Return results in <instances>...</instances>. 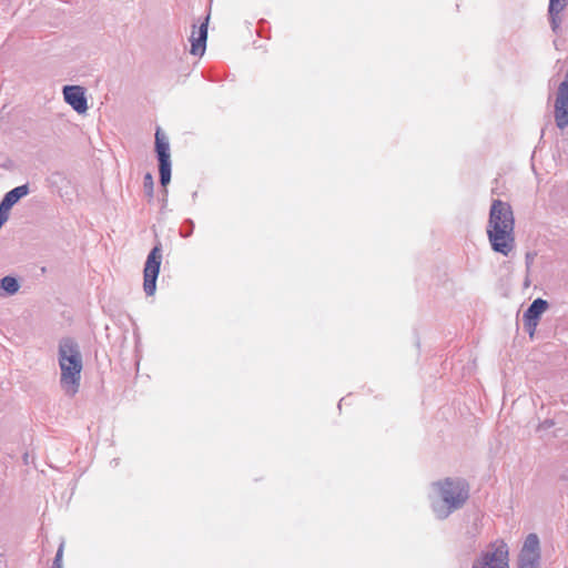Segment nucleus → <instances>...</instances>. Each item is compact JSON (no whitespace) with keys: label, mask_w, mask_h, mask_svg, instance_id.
<instances>
[{"label":"nucleus","mask_w":568,"mask_h":568,"mask_svg":"<svg viewBox=\"0 0 568 568\" xmlns=\"http://www.w3.org/2000/svg\"><path fill=\"white\" fill-rule=\"evenodd\" d=\"M554 426V422L551 419H546L542 424H541V427L547 429V428H550Z\"/></svg>","instance_id":"6ab92c4d"},{"label":"nucleus","mask_w":568,"mask_h":568,"mask_svg":"<svg viewBox=\"0 0 568 568\" xmlns=\"http://www.w3.org/2000/svg\"><path fill=\"white\" fill-rule=\"evenodd\" d=\"M555 122L560 130L568 126V69L564 81L558 87L555 101Z\"/></svg>","instance_id":"6e6552de"},{"label":"nucleus","mask_w":568,"mask_h":568,"mask_svg":"<svg viewBox=\"0 0 568 568\" xmlns=\"http://www.w3.org/2000/svg\"><path fill=\"white\" fill-rule=\"evenodd\" d=\"M491 250L508 256L515 248V217L509 203L499 199L493 201L486 226Z\"/></svg>","instance_id":"f257e3e1"},{"label":"nucleus","mask_w":568,"mask_h":568,"mask_svg":"<svg viewBox=\"0 0 568 568\" xmlns=\"http://www.w3.org/2000/svg\"><path fill=\"white\" fill-rule=\"evenodd\" d=\"M567 6V0H549L548 14H559Z\"/></svg>","instance_id":"ddd939ff"},{"label":"nucleus","mask_w":568,"mask_h":568,"mask_svg":"<svg viewBox=\"0 0 568 568\" xmlns=\"http://www.w3.org/2000/svg\"><path fill=\"white\" fill-rule=\"evenodd\" d=\"M550 26L554 32H557L560 27V18L559 14L556 16H549Z\"/></svg>","instance_id":"f3484780"},{"label":"nucleus","mask_w":568,"mask_h":568,"mask_svg":"<svg viewBox=\"0 0 568 568\" xmlns=\"http://www.w3.org/2000/svg\"><path fill=\"white\" fill-rule=\"evenodd\" d=\"M162 262L161 243H158L149 252L143 270V290L146 296H153L156 291V280L159 277Z\"/></svg>","instance_id":"423d86ee"},{"label":"nucleus","mask_w":568,"mask_h":568,"mask_svg":"<svg viewBox=\"0 0 568 568\" xmlns=\"http://www.w3.org/2000/svg\"><path fill=\"white\" fill-rule=\"evenodd\" d=\"M540 541L537 534H529L518 556V568H539Z\"/></svg>","instance_id":"0eeeda50"},{"label":"nucleus","mask_w":568,"mask_h":568,"mask_svg":"<svg viewBox=\"0 0 568 568\" xmlns=\"http://www.w3.org/2000/svg\"><path fill=\"white\" fill-rule=\"evenodd\" d=\"M210 16H206L204 22H202L197 30H195L196 26L193 24V31L190 37L191 50L190 52L193 55H203L206 48L207 40V24H209Z\"/></svg>","instance_id":"9b49d317"},{"label":"nucleus","mask_w":568,"mask_h":568,"mask_svg":"<svg viewBox=\"0 0 568 568\" xmlns=\"http://www.w3.org/2000/svg\"><path fill=\"white\" fill-rule=\"evenodd\" d=\"M64 101L78 113L88 110L85 90L80 85H64L62 89Z\"/></svg>","instance_id":"9d476101"},{"label":"nucleus","mask_w":568,"mask_h":568,"mask_svg":"<svg viewBox=\"0 0 568 568\" xmlns=\"http://www.w3.org/2000/svg\"><path fill=\"white\" fill-rule=\"evenodd\" d=\"M63 547L64 545L63 542H61L55 552L51 568H62Z\"/></svg>","instance_id":"dca6fc26"},{"label":"nucleus","mask_w":568,"mask_h":568,"mask_svg":"<svg viewBox=\"0 0 568 568\" xmlns=\"http://www.w3.org/2000/svg\"><path fill=\"white\" fill-rule=\"evenodd\" d=\"M471 568H509L507 545H489L474 559Z\"/></svg>","instance_id":"39448f33"},{"label":"nucleus","mask_w":568,"mask_h":568,"mask_svg":"<svg viewBox=\"0 0 568 568\" xmlns=\"http://www.w3.org/2000/svg\"><path fill=\"white\" fill-rule=\"evenodd\" d=\"M143 190L149 200L153 199L154 181L151 173H145L143 178Z\"/></svg>","instance_id":"4468645a"},{"label":"nucleus","mask_w":568,"mask_h":568,"mask_svg":"<svg viewBox=\"0 0 568 568\" xmlns=\"http://www.w3.org/2000/svg\"><path fill=\"white\" fill-rule=\"evenodd\" d=\"M58 363L61 371L60 386L67 396L73 397L80 387L83 369L79 343L72 337H62L58 345Z\"/></svg>","instance_id":"7ed1b4c3"},{"label":"nucleus","mask_w":568,"mask_h":568,"mask_svg":"<svg viewBox=\"0 0 568 568\" xmlns=\"http://www.w3.org/2000/svg\"><path fill=\"white\" fill-rule=\"evenodd\" d=\"M155 153L159 162L160 183L162 186H166L171 181L172 162L169 139L160 128L155 131Z\"/></svg>","instance_id":"20e7f679"},{"label":"nucleus","mask_w":568,"mask_h":568,"mask_svg":"<svg viewBox=\"0 0 568 568\" xmlns=\"http://www.w3.org/2000/svg\"><path fill=\"white\" fill-rule=\"evenodd\" d=\"M430 507L437 519H446L463 508L469 498V485L463 478L447 477L432 483Z\"/></svg>","instance_id":"f03ea898"},{"label":"nucleus","mask_w":568,"mask_h":568,"mask_svg":"<svg viewBox=\"0 0 568 568\" xmlns=\"http://www.w3.org/2000/svg\"><path fill=\"white\" fill-rule=\"evenodd\" d=\"M168 189L166 186H163V195L161 199V211H163L168 205Z\"/></svg>","instance_id":"a211bd4d"},{"label":"nucleus","mask_w":568,"mask_h":568,"mask_svg":"<svg viewBox=\"0 0 568 568\" xmlns=\"http://www.w3.org/2000/svg\"><path fill=\"white\" fill-rule=\"evenodd\" d=\"M344 400H345V398H342V399L339 400V403H338V408H339V409H341V407H342V403H343Z\"/></svg>","instance_id":"aec40b11"},{"label":"nucleus","mask_w":568,"mask_h":568,"mask_svg":"<svg viewBox=\"0 0 568 568\" xmlns=\"http://www.w3.org/2000/svg\"><path fill=\"white\" fill-rule=\"evenodd\" d=\"M548 307V302L541 297H538L534 300L528 308L524 312V326L530 336L534 335L541 315L547 311Z\"/></svg>","instance_id":"1a4fd4ad"},{"label":"nucleus","mask_w":568,"mask_h":568,"mask_svg":"<svg viewBox=\"0 0 568 568\" xmlns=\"http://www.w3.org/2000/svg\"><path fill=\"white\" fill-rule=\"evenodd\" d=\"M194 222L191 219H186L183 221L181 229H180V235L184 239L190 237L193 234L194 231Z\"/></svg>","instance_id":"2eb2a0df"},{"label":"nucleus","mask_w":568,"mask_h":568,"mask_svg":"<svg viewBox=\"0 0 568 568\" xmlns=\"http://www.w3.org/2000/svg\"><path fill=\"white\" fill-rule=\"evenodd\" d=\"M19 288L20 283L14 276L7 275L0 280V290H2L6 293V295H14L19 291Z\"/></svg>","instance_id":"f8f14e48"}]
</instances>
